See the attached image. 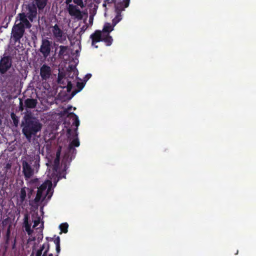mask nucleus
<instances>
[{
	"mask_svg": "<svg viewBox=\"0 0 256 256\" xmlns=\"http://www.w3.org/2000/svg\"><path fill=\"white\" fill-rule=\"evenodd\" d=\"M68 116L73 118L74 122L72 124L76 126L74 131H72L70 128H68L66 130L68 138L71 140L73 137V139L72 142L69 143V146L64 154V158H70L71 161L74 158L75 155L76 154V150L75 148L76 146H79L80 144L77 131L80 124V121L78 116L74 112L69 113Z\"/></svg>",
	"mask_w": 256,
	"mask_h": 256,
	"instance_id": "nucleus-1",
	"label": "nucleus"
},
{
	"mask_svg": "<svg viewBox=\"0 0 256 256\" xmlns=\"http://www.w3.org/2000/svg\"><path fill=\"white\" fill-rule=\"evenodd\" d=\"M46 242L40 245L35 253V256H58L60 252V236L46 237Z\"/></svg>",
	"mask_w": 256,
	"mask_h": 256,
	"instance_id": "nucleus-2",
	"label": "nucleus"
},
{
	"mask_svg": "<svg viewBox=\"0 0 256 256\" xmlns=\"http://www.w3.org/2000/svg\"><path fill=\"white\" fill-rule=\"evenodd\" d=\"M24 120V122H22V133L28 140H30L32 136H36L42 130V124L32 114L25 115Z\"/></svg>",
	"mask_w": 256,
	"mask_h": 256,
	"instance_id": "nucleus-3",
	"label": "nucleus"
},
{
	"mask_svg": "<svg viewBox=\"0 0 256 256\" xmlns=\"http://www.w3.org/2000/svg\"><path fill=\"white\" fill-rule=\"evenodd\" d=\"M108 4H114L116 16L112 20L113 26H116L122 19L121 12L128 6L130 0H123L122 1L116 0H106Z\"/></svg>",
	"mask_w": 256,
	"mask_h": 256,
	"instance_id": "nucleus-4",
	"label": "nucleus"
},
{
	"mask_svg": "<svg viewBox=\"0 0 256 256\" xmlns=\"http://www.w3.org/2000/svg\"><path fill=\"white\" fill-rule=\"evenodd\" d=\"M24 33L25 30L22 28V24L15 23L12 27L10 34L11 40L14 43H20Z\"/></svg>",
	"mask_w": 256,
	"mask_h": 256,
	"instance_id": "nucleus-5",
	"label": "nucleus"
},
{
	"mask_svg": "<svg viewBox=\"0 0 256 256\" xmlns=\"http://www.w3.org/2000/svg\"><path fill=\"white\" fill-rule=\"evenodd\" d=\"M12 66V60L10 56H4L0 60V74H5Z\"/></svg>",
	"mask_w": 256,
	"mask_h": 256,
	"instance_id": "nucleus-6",
	"label": "nucleus"
},
{
	"mask_svg": "<svg viewBox=\"0 0 256 256\" xmlns=\"http://www.w3.org/2000/svg\"><path fill=\"white\" fill-rule=\"evenodd\" d=\"M50 191V187H49L47 189L46 195L43 196L42 192H40V190L38 188L36 195L34 200L32 202V203L36 205V207H38L40 205V203L44 202L46 196L48 199H50L52 198V192H51Z\"/></svg>",
	"mask_w": 256,
	"mask_h": 256,
	"instance_id": "nucleus-7",
	"label": "nucleus"
},
{
	"mask_svg": "<svg viewBox=\"0 0 256 256\" xmlns=\"http://www.w3.org/2000/svg\"><path fill=\"white\" fill-rule=\"evenodd\" d=\"M52 42L48 38L42 40V43L40 48V52L42 56L46 58L49 56L52 48Z\"/></svg>",
	"mask_w": 256,
	"mask_h": 256,
	"instance_id": "nucleus-8",
	"label": "nucleus"
},
{
	"mask_svg": "<svg viewBox=\"0 0 256 256\" xmlns=\"http://www.w3.org/2000/svg\"><path fill=\"white\" fill-rule=\"evenodd\" d=\"M22 173L26 179L32 177L34 175V169L26 160L22 161Z\"/></svg>",
	"mask_w": 256,
	"mask_h": 256,
	"instance_id": "nucleus-9",
	"label": "nucleus"
},
{
	"mask_svg": "<svg viewBox=\"0 0 256 256\" xmlns=\"http://www.w3.org/2000/svg\"><path fill=\"white\" fill-rule=\"evenodd\" d=\"M68 10L70 15L74 16V18L78 20L83 18L82 11L76 6H74L73 4H69L68 6Z\"/></svg>",
	"mask_w": 256,
	"mask_h": 256,
	"instance_id": "nucleus-10",
	"label": "nucleus"
},
{
	"mask_svg": "<svg viewBox=\"0 0 256 256\" xmlns=\"http://www.w3.org/2000/svg\"><path fill=\"white\" fill-rule=\"evenodd\" d=\"M27 12L26 15L28 20L30 22H33L34 18H36L38 16V10L34 4L32 2L28 4L26 7Z\"/></svg>",
	"mask_w": 256,
	"mask_h": 256,
	"instance_id": "nucleus-11",
	"label": "nucleus"
},
{
	"mask_svg": "<svg viewBox=\"0 0 256 256\" xmlns=\"http://www.w3.org/2000/svg\"><path fill=\"white\" fill-rule=\"evenodd\" d=\"M103 33L100 30H96L92 34L90 38L92 40V45L94 46L96 48H98V46L95 45V44L98 42H102Z\"/></svg>",
	"mask_w": 256,
	"mask_h": 256,
	"instance_id": "nucleus-12",
	"label": "nucleus"
},
{
	"mask_svg": "<svg viewBox=\"0 0 256 256\" xmlns=\"http://www.w3.org/2000/svg\"><path fill=\"white\" fill-rule=\"evenodd\" d=\"M19 17L20 19V22L18 23V24H22V28H24V30L26 28H29L32 27V24L30 23V22L28 19V18L26 13H20L19 14Z\"/></svg>",
	"mask_w": 256,
	"mask_h": 256,
	"instance_id": "nucleus-13",
	"label": "nucleus"
},
{
	"mask_svg": "<svg viewBox=\"0 0 256 256\" xmlns=\"http://www.w3.org/2000/svg\"><path fill=\"white\" fill-rule=\"evenodd\" d=\"M51 74V69L50 66L44 64L40 68V76L42 80H47Z\"/></svg>",
	"mask_w": 256,
	"mask_h": 256,
	"instance_id": "nucleus-14",
	"label": "nucleus"
},
{
	"mask_svg": "<svg viewBox=\"0 0 256 256\" xmlns=\"http://www.w3.org/2000/svg\"><path fill=\"white\" fill-rule=\"evenodd\" d=\"M52 32L53 34V36L57 40H62V38L63 36V31L61 28L58 26V24H55L54 26H52Z\"/></svg>",
	"mask_w": 256,
	"mask_h": 256,
	"instance_id": "nucleus-15",
	"label": "nucleus"
},
{
	"mask_svg": "<svg viewBox=\"0 0 256 256\" xmlns=\"http://www.w3.org/2000/svg\"><path fill=\"white\" fill-rule=\"evenodd\" d=\"M34 6H36V9L38 10L39 12H42L44 9L48 4V0H33Z\"/></svg>",
	"mask_w": 256,
	"mask_h": 256,
	"instance_id": "nucleus-16",
	"label": "nucleus"
},
{
	"mask_svg": "<svg viewBox=\"0 0 256 256\" xmlns=\"http://www.w3.org/2000/svg\"><path fill=\"white\" fill-rule=\"evenodd\" d=\"M24 230L28 233V235H31L32 234L33 230L31 228V224L28 222V214L24 215Z\"/></svg>",
	"mask_w": 256,
	"mask_h": 256,
	"instance_id": "nucleus-17",
	"label": "nucleus"
},
{
	"mask_svg": "<svg viewBox=\"0 0 256 256\" xmlns=\"http://www.w3.org/2000/svg\"><path fill=\"white\" fill-rule=\"evenodd\" d=\"M38 104L36 99L28 98L24 100L25 106L27 108H34Z\"/></svg>",
	"mask_w": 256,
	"mask_h": 256,
	"instance_id": "nucleus-18",
	"label": "nucleus"
},
{
	"mask_svg": "<svg viewBox=\"0 0 256 256\" xmlns=\"http://www.w3.org/2000/svg\"><path fill=\"white\" fill-rule=\"evenodd\" d=\"M85 82H77L76 84V86L77 89L74 90L73 92H71V95L70 96L69 99L72 98H73V96H74L78 92H80V90H82L83 89L84 86H85Z\"/></svg>",
	"mask_w": 256,
	"mask_h": 256,
	"instance_id": "nucleus-19",
	"label": "nucleus"
},
{
	"mask_svg": "<svg viewBox=\"0 0 256 256\" xmlns=\"http://www.w3.org/2000/svg\"><path fill=\"white\" fill-rule=\"evenodd\" d=\"M27 187H22L20 190V204H22L26 198Z\"/></svg>",
	"mask_w": 256,
	"mask_h": 256,
	"instance_id": "nucleus-20",
	"label": "nucleus"
},
{
	"mask_svg": "<svg viewBox=\"0 0 256 256\" xmlns=\"http://www.w3.org/2000/svg\"><path fill=\"white\" fill-rule=\"evenodd\" d=\"M102 42L106 43V46H110L113 42V39L109 34L103 33Z\"/></svg>",
	"mask_w": 256,
	"mask_h": 256,
	"instance_id": "nucleus-21",
	"label": "nucleus"
},
{
	"mask_svg": "<svg viewBox=\"0 0 256 256\" xmlns=\"http://www.w3.org/2000/svg\"><path fill=\"white\" fill-rule=\"evenodd\" d=\"M34 164H32L33 169H35L38 172L40 168V155L37 154L36 157H34Z\"/></svg>",
	"mask_w": 256,
	"mask_h": 256,
	"instance_id": "nucleus-22",
	"label": "nucleus"
},
{
	"mask_svg": "<svg viewBox=\"0 0 256 256\" xmlns=\"http://www.w3.org/2000/svg\"><path fill=\"white\" fill-rule=\"evenodd\" d=\"M114 26L113 24H112V26H111L110 24H106L104 25V26L103 27L102 31V33L109 34L110 32L111 31L114 30Z\"/></svg>",
	"mask_w": 256,
	"mask_h": 256,
	"instance_id": "nucleus-23",
	"label": "nucleus"
},
{
	"mask_svg": "<svg viewBox=\"0 0 256 256\" xmlns=\"http://www.w3.org/2000/svg\"><path fill=\"white\" fill-rule=\"evenodd\" d=\"M10 226L8 228H7V230L5 236V243L6 245H8L10 242Z\"/></svg>",
	"mask_w": 256,
	"mask_h": 256,
	"instance_id": "nucleus-24",
	"label": "nucleus"
},
{
	"mask_svg": "<svg viewBox=\"0 0 256 256\" xmlns=\"http://www.w3.org/2000/svg\"><path fill=\"white\" fill-rule=\"evenodd\" d=\"M10 116H11V118L15 126L16 127H18V124L19 122V119H18V116H16L15 113L12 112L10 114Z\"/></svg>",
	"mask_w": 256,
	"mask_h": 256,
	"instance_id": "nucleus-25",
	"label": "nucleus"
},
{
	"mask_svg": "<svg viewBox=\"0 0 256 256\" xmlns=\"http://www.w3.org/2000/svg\"><path fill=\"white\" fill-rule=\"evenodd\" d=\"M68 224L66 222L62 223L59 226V228L61 230V232H64V234L68 232Z\"/></svg>",
	"mask_w": 256,
	"mask_h": 256,
	"instance_id": "nucleus-26",
	"label": "nucleus"
},
{
	"mask_svg": "<svg viewBox=\"0 0 256 256\" xmlns=\"http://www.w3.org/2000/svg\"><path fill=\"white\" fill-rule=\"evenodd\" d=\"M60 51H59V55L60 56H64V55L66 54V50L68 49L67 46H60Z\"/></svg>",
	"mask_w": 256,
	"mask_h": 256,
	"instance_id": "nucleus-27",
	"label": "nucleus"
},
{
	"mask_svg": "<svg viewBox=\"0 0 256 256\" xmlns=\"http://www.w3.org/2000/svg\"><path fill=\"white\" fill-rule=\"evenodd\" d=\"M47 188L48 184L46 183H43L38 188V189L43 194L44 191L47 190Z\"/></svg>",
	"mask_w": 256,
	"mask_h": 256,
	"instance_id": "nucleus-28",
	"label": "nucleus"
},
{
	"mask_svg": "<svg viewBox=\"0 0 256 256\" xmlns=\"http://www.w3.org/2000/svg\"><path fill=\"white\" fill-rule=\"evenodd\" d=\"M66 82H68L67 86H66V90L68 92H71L73 86L70 80H67Z\"/></svg>",
	"mask_w": 256,
	"mask_h": 256,
	"instance_id": "nucleus-29",
	"label": "nucleus"
},
{
	"mask_svg": "<svg viewBox=\"0 0 256 256\" xmlns=\"http://www.w3.org/2000/svg\"><path fill=\"white\" fill-rule=\"evenodd\" d=\"M74 3L76 4L77 6H80L81 8L84 6L82 0H74Z\"/></svg>",
	"mask_w": 256,
	"mask_h": 256,
	"instance_id": "nucleus-30",
	"label": "nucleus"
},
{
	"mask_svg": "<svg viewBox=\"0 0 256 256\" xmlns=\"http://www.w3.org/2000/svg\"><path fill=\"white\" fill-rule=\"evenodd\" d=\"M60 151H61V148H60L56 152V158L54 160V162H56V160L58 161H60Z\"/></svg>",
	"mask_w": 256,
	"mask_h": 256,
	"instance_id": "nucleus-31",
	"label": "nucleus"
},
{
	"mask_svg": "<svg viewBox=\"0 0 256 256\" xmlns=\"http://www.w3.org/2000/svg\"><path fill=\"white\" fill-rule=\"evenodd\" d=\"M27 192H28V198H31L32 193L34 192V190L31 188H27Z\"/></svg>",
	"mask_w": 256,
	"mask_h": 256,
	"instance_id": "nucleus-32",
	"label": "nucleus"
},
{
	"mask_svg": "<svg viewBox=\"0 0 256 256\" xmlns=\"http://www.w3.org/2000/svg\"><path fill=\"white\" fill-rule=\"evenodd\" d=\"M40 218L38 220H34V224L33 226V228H36L38 224H40Z\"/></svg>",
	"mask_w": 256,
	"mask_h": 256,
	"instance_id": "nucleus-33",
	"label": "nucleus"
},
{
	"mask_svg": "<svg viewBox=\"0 0 256 256\" xmlns=\"http://www.w3.org/2000/svg\"><path fill=\"white\" fill-rule=\"evenodd\" d=\"M12 249L16 248V238H14V240H12Z\"/></svg>",
	"mask_w": 256,
	"mask_h": 256,
	"instance_id": "nucleus-34",
	"label": "nucleus"
},
{
	"mask_svg": "<svg viewBox=\"0 0 256 256\" xmlns=\"http://www.w3.org/2000/svg\"><path fill=\"white\" fill-rule=\"evenodd\" d=\"M93 20H94V18H93L92 16H90V18H89L90 24H92Z\"/></svg>",
	"mask_w": 256,
	"mask_h": 256,
	"instance_id": "nucleus-35",
	"label": "nucleus"
},
{
	"mask_svg": "<svg viewBox=\"0 0 256 256\" xmlns=\"http://www.w3.org/2000/svg\"><path fill=\"white\" fill-rule=\"evenodd\" d=\"M72 0H66L65 1V3L68 5H69V4H70V3H71Z\"/></svg>",
	"mask_w": 256,
	"mask_h": 256,
	"instance_id": "nucleus-36",
	"label": "nucleus"
},
{
	"mask_svg": "<svg viewBox=\"0 0 256 256\" xmlns=\"http://www.w3.org/2000/svg\"><path fill=\"white\" fill-rule=\"evenodd\" d=\"M72 108V106H69L68 107V108H66V110H64V112H68V110H71Z\"/></svg>",
	"mask_w": 256,
	"mask_h": 256,
	"instance_id": "nucleus-37",
	"label": "nucleus"
},
{
	"mask_svg": "<svg viewBox=\"0 0 256 256\" xmlns=\"http://www.w3.org/2000/svg\"><path fill=\"white\" fill-rule=\"evenodd\" d=\"M62 79L60 78V76H58V82L59 84H62Z\"/></svg>",
	"mask_w": 256,
	"mask_h": 256,
	"instance_id": "nucleus-38",
	"label": "nucleus"
},
{
	"mask_svg": "<svg viewBox=\"0 0 256 256\" xmlns=\"http://www.w3.org/2000/svg\"><path fill=\"white\" fill-rule=\"evenodd\" d=\"M91 76V74H86V78H87V80H88V78H90Z\"/></svg>",
	"mask_w": 256,
	"mask_h": 256,
	"instance_id": "nucleus-39",
	"label": "nucleus"
},
{
	"mask_svg": "<svg viewBox=\"0 0 256 256\" xmlns=\"http://www.w3.org/2000/svg\"><path fill=\"white\" fill-rule=\"evenodd\" d=\"M20 108L22 110V102L20 101Z\"/></svg>",
	"mask_w": 256,
	"mask_h": 256,
	"instance_id": "nucleus-40",
	"label": "nucleus"
},
{
	"mask_svg": "<svg viewBox=\"0 0 256 256\" xmlns=\"http://www.w3.org/2000/svg\"><path fill=\"white\" fill-rule=\"evenodd\" d=\"M76 72L75 70H74V74L72 76V78H74V76H76V74H76Z\"/></svg>",
	"mask_w": 256,
	"mask_h": 256,
	"instance_id": "nucleus-41",
	"label": "nucleus"
},
{
	"mask_svg": "<svg viewBox=\"0 0 256 256\" xmlns=\"http://www.w3.org/2000/svg\"><path fill=\"white\" fill-rule=\"evenodd\" d=\"M106 3H104L102 6L104 7H106Z\"/></svg>",
	"mask_w": 256,
	"mask_h": 256,
	"instance_id": "nucleus-42",
	"label": "nucleus"
},
{
	"mask_svg": "<svg viewBox=\"0 0 256 256\" xmlns=\"http://www.w3.org/2000/svg\"><path fill=\"white\" fill-rule=\"evenodd\" d=\"M34 254V251H32V253L31 255H30V256H32V255H33Z\"/></svg>",
	"mask_w": 256,
	"mask_h": 256,
	"instance_id": "nucleus-43",
	"label": "nucleus"
},
{
	"mask_svg": "<svg viewBox=\"0 0 256 256\" xmlns=\"http://www.w3.org/2000/svg\"><path fill=\"white\" fill-rule=\"evenodd\" d=\"M59 162H60V161H58V160H56V162H54V164H57V163H59Z\"/></svg>",
	"mask_w": 256,
	"mask_h": 256,
	"instance_id": "nucleus-44",
	"label": "nucleus"
}]
</instances>
